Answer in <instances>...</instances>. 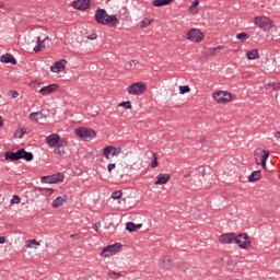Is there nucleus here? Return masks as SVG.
Instances as JSON below:
<instances>
[{
	"instance_id": "cd10ccee",
	"label": "nucleus",
	"mask_w": 280,
	"mask_h": 280,
	"mask_svg": "<svg viewBox=\"0 0 280 280\" xmlns=\"http://www.w3.org/2000/svg\"><path fill=\"white\" fill-rule=\"evenodd\" d=\"M222 49H224V46H217L214 48H209L208 54L209 56H215V54H218V51H222Z\"/></svg>"
},
{
	"instance_id": "39448f33",
	"label": "nucleus",
	"mask_w": 280,
	"mask_h": 280,
	"mask_svg": "<svg viewBox=\"0 0 280 280\" xmlns=\"http://www.w3.org/2000/svg\"><path fill=\"white\" fill-rule=\"evenodd\" d=\"M234 242L243 250H246L250 246V237L246 233H240L237 236H234Z\"/></svg>"
},
{
	"instance_id": "37998d69",
	"label": "nucleus",
	"mask_w": 280,
	"mask_h": 280,
	"mask_svg": "<svg viewBox=\"0 0 280 280\" xmlns=\"http://www.w3.org/2000/svg\"><path fill=\"white\" fill-rule=\"evenodd\" d=\"M271 89L273 91H280V82H272L271 83Z\"/></svg>"
},
{
	"instance_id": "79ce46f5",
	"label": "nucleus",
	"mask_w": 280,
	"mask_h": 280,
	"mask_svg": "<svg viewBox=\"0 0 280 280\" xmlns=\"http://www.w3.org/2000/svg\"><path fill=\"white\" fill-rule=\"evenodd\" d=\"M198 5H200V1L195 0L192 2V4L190 5V12H194V10H196V8H198Z\"/></svg>"
},
{
	"instance_id": "ea45409f",
	"label": "nucleus",
	"mask_w": 280,
	"mask_h": 280,
	"mask_svg": "<svg viewBox=\"0 0 280 280\" xmlns=\"http://www.w3.org/2000/svg\"><path fill=\"white\" fill-rule=\"evenodd\" d=\"M21 203V197L19 195H14L11 199V205H20Z\"/></svg>"
},
{
	"instance_id": "13d9d810",
	"label": "nucleus",
	"mask_w": 280,
	"mask_h": 280,
	"mask_svg": "<svg viewBox=\"0 0 280 280\" xmlns=\"http://www.w3.org/2000/svg\"><path fill=\"white\" fill-rule=\"evenodd\" d=\"M3 126V117L0 116V128Z\"/></svg>"
},
{
	"instance_id": "4c0bfd02",
	"label": "nucleus",
	"mask_w": 280,
	"mask_h": 280,
	"mask_svg": "<svg viewBox=\"0 0 280 280\" xmlns=\"http://www.w3.org/2000/svg\"><path fill=\"white\" fill-rule=\"evenodd\" d=\"M27 133V130L25 128H21L19 133H15V137L18 139H23V137Z\"/></svg>"
},
{
	"instance_id": "dca6fc26",
	"label": "nucleus",
	"mask_w": 280,
	"mask_h": 280,
	"mask_svg": "<svg viewBox=\"0 0 280 280\" xmlns=\"http://www.w3.org/2000/svg\"><path fill=\"white\" fill-rule=\"evenodd\" d=\"M170 178H172V176L168 173H160L154 185H167V183H170Z\"/></svg>"
},
{
	"instance_id": "c03bdc74",
	"label": "nucleus",
	"mask_w": 280,
	"mask_h": 280,
	"mask_svg": "<svg viewBox=\"0 0 280 280\" xmlns=\"http://www.w3.org/2000/svg\"><path fill=\"white\" fill-rule=\"evenodd\" d=\"M127 65H128L129 68L137 67V65H139V61L131 60V61L127 62Z\"/></svg>"
},
{
	"instance_id": "ddd939ff",
	"label": "nucleus",
	"mask_w": 280,
	"mask_h": 280,
	"mask_svg": "<svg viewBox=\"0 0 280 280\" xmlns=\"http://www.w3.org/2000/svg\"><path fill=\"white\" fill-rule=\"evenodd\" d=\"M221 244H233L235 242V233H225L219 237Z\"/></svg>"
},
{
	"instance_id": "49530a36",
	"label": "nucleus",
	"mask_w": 280,
	"mask_h": 280,
	"mask_svg": "<svg viewBox=\"0 0 280 280\" xmlns=\"http://www.w3.org/2000/svg\"><path fill=\"white\" fill-rule=\"evenodd\" d=\"M100 226H102V223H100V222H96L93 224V229H94V231H96V233H100Z\"/></svg>"
},
{
	"instance_id": "de8ad7c7",
	"label": "nucleus",
	"mask_w": 280,
	"mask_h": 280,
	"mask_svg": "<svg viewBox=\"0 0 280 280\" xmlns=\"http://www.w3.org/2000/svg\"><path fill=\"white\" fill-rule=\"evenodd\" d=\"M115 167H116V164L109 163L107 165V172H109V174H110V172H113V170H115Z\"/></svg>"
},
{
	"instance_id": "e433bc0d",
	"label": "nucleus",
	"mask_w": 280,
	"mask_h": 280,
	"mask_svg": "<svg viewBox=\"0 0 280 280\" xmlns=\"http://www.w3.org/2000/svg\"><path fill=\"white\" fill-rule=\"evenodd\" d=\"M28 119H30L31 121H35L36 124H38V116H37L36 112L31 113V114L28 115Z\"/></svg>"
},
{
	"instance_id": "5fc2aeb1",
	"label": "nucleus",
	"mask_w": 280,
	"mask_h": 280,
	"mask_svg": "<svg viewBox=\"0 0 280 280\" xmlns=\"http://www.w3.org/2000/svg\"><path fill=\"white\" fill-rule=\"evenodd\" d=\"M275 137H276L277 141L280 142V131L276 132V133H275Z\"/></svg>"
},
{
	"instance_id": "f03ea898",
	"label": "nucleus",
	"mask_w": 280,
	"mask_h": 280,
	"mask_svg": "<svg viewBox=\"0 0 280 280\" xmlns=\"http://www.w3.org/2000/svg\"><path fill=\"white\" fill-rule=\"evenodd\" d=\"M254 23L264 32H270V30L275 27V22H272L268 16H256L254 19Z\"/></svg>"
},
{
	"instance_id": "c756f323",
	"label": "nucleus",
	"mask_w": 280,
	"mask_h": 280,
	"mask_svg": "<svg viewBox=\"0 0 280 280\" xmlns=\"http://www.w3.org/2000/svg\"><path fill=\"white\" fill-rule=\"evenodd\" d=\"M34 246H40V243L36 242V238L26 242V248H34Z\"/></svg>"
},
{
	"instance_id": "393cba45",
	"label": "nucleus",
	"mask_w": 280,
	"mask_h": 280,
	"mask_svg": "<svg viewBox=\"0 0 280 280\" xmlns=\"http://www.w3.org/2000/svg\"><path fill=\"white\" fill-rule=\"evenodd\" d=\"M268 159H270V151L264 150L260 160V165L264 167V170H266V161H268Z\"/></svg>"
},
{
	"instance_id": "9b49d317",
	"label": "nucleus",
	"mask_w": 280,
	"mask_h": 280,
	"mask_svg": "<svg viewBox=\"0 0 280 280\" xmlns=\"http://www.w3.org/2000/svg\"><path fill=\"white\" fill-rule=\"evenodd\" d=\"M47 145H50V148H56L60 143V135L58 133H51L47 136L46 138Z\"/></svg>"
},
{
	"instance_id": "8fccbe9b",
	"label": "nucleus",
	"mask_w": 280,
	"mask_h": 280,
	"mask_svg": "<svg viewBox=\"0 0 280 280\" xmlns=\"http://www.w3.org/2000/svg\"><path fill=\"white\" fill-rule=\"evenodd\" d=\"M264 89L268 91L269 89H272V83H267L264 85Z\"/></svg>"
},
{
	"instance_id": "0eeeda50",
	"label": "nucleus",
	"mask_w": 280,
	"mask_h": 280,
	"mask_svg": "<svg viewBox=\"0 0 280 280\" xmlns=\"http://www.w3.org/2000/svg\"><path fill=\"white\" fill-rule=\"evenodd\" d=\"M213 100H215L218 104H229V102L233 100V95L226 91H218L214 92Z\"/></svg>"
},
{
	"instance_id": "4d7b16f0",
	"label": "nucleus",
	"mask_w": 280,
	"mask_h": 280,
	"mask_svg": "<svg viewBox=\"0 0 280 280\" xmlns=\"http://www.w3.org/2000/svg\"><path fill=\"white\" fill-rule=\"evenodd\" d=\"M0 244H5V236H0Z\"/></svg>"
},
{
	"instance_id": "a878e982",
	"label": "nucleus",
	"mask_w": 280,
	"mask_h": 280,
	"mask_svg": "<svg viewBox=\"0 0 280 280\" xmlns=\"http://www.w3.org/2000/svg\"><path fill=\"white\" fill-rule=\"evenodd\" d=\"M173 264H172V259H170V257L165 256L163 258V268L165 270H170V268H172Z\"/></svg>"
},
{
	"instance_id": "a18cd8bd",
	"label": "nucleus",
	"mask_w": 280,
	"mask_h": 280,
	"mask_svg": "<svg viewBox=\"0 0 280 280\" xmlns=\"http://www.w3.org/2000/svg\"><path fill=\"white\" fill-rule=\"evenodd\" d=\"M9 95H11L12 100H16V97H19V93L16 91H10Z\"/></svg>"
},
{
	"instance_id": "4468645a",
	"label": "nucleus",
	"mask_w": 280,
	"mask_h": 280,
	"mask_svg": "<svg viewBox=\"0 0 280 280\" xmlns=\"http://www.w3.org/2000/svg\"><path fill=\"white\" fill-rule=\"evenodd\" d=\"M67 65V59H61L59 61H56L51 67H50V71H52V73H60L61 69H65V66Z\"/></svg>"
},
{
	"instance_id": "b1692460",
	"label": "nucleus",
	"mask_w": 280,
	"mask_h": 280,
	"mask_svg": "<svg viewBox=\"0 0 280 280\" xmlns=\"http://www.w3.org/2000/svg\"><path fill=\"white\" fill-rule=\"evenodd\" d=\"M55 152L56 154H59V156H65V154H67V152L65 151V141H61L57 144Z\"/></svg>"
},
{
	"instance_id": "5701e85b",
	"label": "nucleus",
	"mask_w": 280,
	"mask_h": 280,
	"mask_svg": "<svg viewBox=\"0 0 280 280\" xmlns=\"http://www.w3.org/2000/svg\"><path fill=\"white\" fill-rule=\"evenodd\" d=\"M174 0H153L154 8H163L165 5H170Z\"/></svg>"
},
{
	"instance_id": "aec40b11",
	"label": "nucleus",
	"mask_w": 280,
	"mask_h": 280,
	"mask_svg": "<svg viewBox=\"0 0 280 280\" xmlns=\"http://www.w3.org/2000/svg\"><path fill=\"white\" fill-rule=\"evenodd\" d=\"M257 180H261V171H254V172L248 176V182H249V183H257Z\"/></svg>"
},
{
	"instance_id": "72a5a7b5",
	"label": "nucleus",
	"mask_w": 280,
	"mask_h": 280,
	"mask_svg": "<svg viewBox=\"0 0 280 280\" xmlns=\"http://www.w3.org/2000/svg\"><path fill=\"white\" fill-rule=\"evenodd\" d=\"M152 170L159 167V158L156 156V153H153V162L151 163Z\"/></svg>"
},
{
	"instance_id": "f257e3e1",
	"label": "nucleus",
	"mask_w": 280,
	"mask_h": 280,
	"mask_svg": "<svg viewBox=\"0 0 280 280\" xmlns=\"http://www.w3.org/2000/svg\"><path fill=\"white\" fill-rule=\"evenodd\" d=\"M94 19L98 25H108L109 27H117V25H119V19H117V15H109L106 12V9H97L95 11Z\"/></svg>"
},
{
	"instance_id": "2f4dec72",
	"label": "nucleus",
	"mask_w": 280,
	"mask_h": 280,
	"mask_svg": "<svg viewBox=\"0 0 280 280\" xmlns=\"http://www.w3.org/2000/svg\"><path fill=\"white\" fill-rule=\"evenodd\" d=\"M121 196H124V194L121 192V190H116L112 194V198L113 200H121Z\"/></svg>"
},
{
	"instance_id": "603ef678",
	"label": "nucleus",
	"mask_w": 280,
	"mask_h": 280,
	"mask_svg": "<svg viewBox=\"0 0 280 280\" xmlns=\"http://www.w3.org/2000/svg\"><path fill=\"white\" fill-rule=\"evenodd\" d=\"M141 226H143V224H141V223L135 224V231H139V229H141Z\"/></svg>"
},
{
	"instance_id": "412c9836",
	"label": "nucleus",
	"mask_w": 280,
	"mask_h": 280,
	"mask_svg": "<svg viewBox=\"0 0 280 280\" xmlns=\"http://www.w3.org/2000/svg\"><path fill=\"white\" fill-rule=\"evenodd\" d=\"M246 56L248 60H259V49L247 50Z\"/></svg>"
},
{
	"instance_id": "6ab92c4d",
	"label": "nucleus",
	"mask_w": 280,
	"mask_h": 280,
	"mask_svg": "<svg viewBox=\"0 0 280 280\" xmlns=\"http://www.w3.org/2000/svg\"><path fill=\"white\" fill-rule=\"evenodd\" d=\"M21 152V159H24V161H34V153L25 151V149H20Z\"/></svg>"
},
{
	"instance_id": "9d476101",
	"label": "nucleus",
	"mask_w": 280,
	"mask_h": 280,
	"mask_svg": "<svg viewBox=\"0 0 280 280\" xmlns=\"http://www.w3.org/2000/svg\"><path fill=\"white\" fill-rule=\"evenodd\" d=\"M74 10H89L91 8V0H75L72 2Z\"/></svg>"
},
{
	"instance_id": "6e6552de",
	"label": "nucleus",
	"mask_w": 280,
	"mask_h": 280,
	"mask_svg": "<svg viewBox=\"0 0 280 280\" xmlns=\"http://www.w3.org/2000/svg\"><path fill=\"white\" fill-rule=\"evenodd\" d=\"M148 86L143 82L132 83L128 86L129 95H139L141 93H145Z\"/></svg>"
},
{
	"instance_id": "423d86ee",
	"label": "nucleus",
	"mask_w": 280,
	"mask_h": 280,
	"mask_svg": "<svg viewBox=\"0 0 280 280\" xmlns=\"http://www.w3.org/2000/svg\"><path fill=\"white\" fill-rule=\"evenodd\" d=\"M205 39V33L198 28H190L187 33V40L190 43H201Z\"/></svg>"
},
{
	"instance_id": "20e7f679",
	"label": "nucleus",
	"mask_w": 280,
	"mask_h": 280,
	"mask_svg": "<svg viewBox=\"0 0 280 280\" xmlns=\"http://www.w3.org/2000/svg\"><path fill=\"white\" fill-rule=\"evenodd\" d=\"M121 243H115L113 245L105 246L101 252V257H113V255H117L121 250Z\"/></svg>"
},
{
	"instance_id": "bf43d9fd",
	"label": "nucleus",
	"mask_w": 280,
	"mask_h": 280,
	"mask_svg": "<svg viewBox=\"0 0 280 280\" xmlns=\"http://www.w3.org/2000/svg\"><path fill=\"white\" fill-rule=\"evenodd\" d=\"M77 236H78V234H72V235H71V237H77Z\"/></svg>"
},
{
	"instance_id": "c85d7f7f",
	"label": "nucleus",
	"mask_w": 280,
	"mask_h": 280,
	"mask_svg": "<svg viewBox=\"0 0 280 280\" xmlns=\"http://www.w3.org/2000/svg\"><path fill=\"white\" fill-rule=\"evenodd\" d=\"M237 40H242V43L248 40V38H250V35H248V33H238L236 35Z\"/></svg>"
},
{
	"instance_id": "09e8293b",
	"label": "nucleus",
	"mask_w": 280,
	"mask_h": 280,
	"mask_svg": "<svg viewBox=\"0 0 280 280\" xmlns=\"http://www.w3.org/2000/svg\"><path fill=\"white\" fill-rule=\"evenodd\" d=\"M95 38H97V34L96 33H92L88 36L89 40H95Z\"/></svg>"
},
{
	"instance_id": "f3484780",
	"label": "nucleus",
	"mask_w": 280,
	"mask_h": 280,
	"mask_svg": "<svg viewBox=\"0 0 280 280\" xmlns=\"http://www.w3.org/2000/svg\"><path fill=\"white\" fill-rule=\"evenodd\" d=\"M0 62L4 65H16V58L12 54L7 52L0 57Z\"/></svg>"
},
{
	"instance_id": "3c124183",
	"label": "nucleus",
	"mask_w": 280,
	"mask_h": 280,
	"mask_svg": "<svg viewBox=\"0 0 280 280\" xmlns=\"http://www.w3.org/2000/svg\"><path fill=\"white\" fill-rule=\"evenodd\" d=\"M109 275H114V277H121V272L110 271Z\"/></svg>"
},
{
	"instance_id": "2eb2a0df",
	"label": "nucleus",
	"mask_w": 280,
	"mask_h": 280,
	"mask_svg": "<svg viewBox=\"0 0 280 280\" xmlns=\"http://www.w3.org/2000/svg\"><path fill=\"white\" fill-rule=\"evenodd\" d=\"M55 91H58V84L52 83V84L43 86V88L39 90V93H40L42 95H50V93H54Z\"/></svg>"
},
{
	"instance_id": "7c9ffc66",
	"label": "nucleus",
	"mask_w": 280,
	"mask_h": 280,
	"mask_svg": "<svg viewBox=\"0 0 280 280\" xmlns=\"http://www.w3.org/2000/svg\"><path fill=\"white\" fill-rule=\"evenodd\" d=\"M52 176L55 178V183H62L65 180V174L63 173H57Z\"/></svg>"
},
{
	"instance_id": "58836bf2",
	"label": "nucleus",
	"mask_w": 280,
	"mask_h": 280,
	"mask_svg": "<svg viewBox=\"0 0 280 280\" xmlns=\"http://www.w3.org/2000/svg\"><path fill=\"white\" fill-rule=\"evenodd\" d=\"M119 106H124L127 109H132V103H130V101H125L122 103L119 104Z\"/></svg>"
},
{
	"instance_id": "7ed1b4c3",
	"label": "nucleus",
	"mask_w": 280,
	"mask_h": 280,
	"mask_svg": "<svg viewBox=\"0 0 280 280\" xmlns=\"http://www.w3.org/2000/svg\"><path fill=\"white\" fill-rule=\"evenodd\" d=\"M74 135L80 137V139H84V141H91L97 137V132L91 128L80 127L74 130Z\"/></svg>"
},
{
	"instance_id": "a211bd4d",
	"label": "nucleus",
	"mask_w": 280,
	"mask_h": 280,
	"mask_svg": "<svg viewBox=\"0 0 280 280\" xmlns=\"http://www.w3.org/2000/svg\"><path fill=\"white\" fill-rule=\"evenodd\" d=\"M65 202H67V195H63L62 197L59 196L52 201V207L54 209H58V207H62Z\"/></svg>"
},
{
	"instance_id": "c9c22d12",
	"label": "nucleus",
	"mask_w": 280,
	"mask_h": 280,
	"mask_svg": "<svg viewBox=\"0 0 280 280\" xmlns=\"http://www.w3.org/2000/svg\"><path fill=\"white\" fill-rule=\"evenodd\" d=\"M150 25H152V20H143L141 22V28L145 30V27H150Z\"/></svg>"
},
{
	"instance_id": "4be33fe9",
	"label": "nucleus",
	"mask_w": 280,
	"mask_h": 280,
	"mask_svg": "<svg viewBox=\"0 0 280 280\" xmlns=\"http://www.w3.org/2000/svg\"><path fill=\"white\" fill-rule=\"evenodd\" d=\"M47 38H49V36H46L43 40L40 39V37H37V45L33 48V51H35V54H38V51H40V49L45 47L43 43H45Z\"/></svg>"
},
{
	"instance_id": "a19ab883",
	"label": "nucleus",
	"mask_w": 280,
	"mask_h": 280,
	"mask_svg": "<svg viewBox=\"0 0 280 280\" xmlns=\"http://www.w3.org/2000/svg\"><path fill=\"white\" fill-rule=\"evenodd\" d=\"M37 115V120L40 121V119H47V115L45 113H43V110L40 112H35Z\"/></svg>"
},
{
	"instance_id": "bb28decb",
	"label": "nucleus",
	"mask_w": 280,
	"mask_h": 280,
	"mask_svg": "<svg viewBox=\"0 0 280 280\" xmlns=\"http://www.w3.org/2000/svg\"><path fill=\"white\" fill-rule=\"evenodd\" d=\"M42 183H48L49 185H51V184H56V179L54 175L43 176Z\"/></svg>"
},
{
	"instance_id": "1a4fd4ad",
	"label": "nucleus",
	"mask_w": 280,
	"mask_h": 280,
	"mask_svg": "<svg viewBox=\"0 0 280 280\" xmlns=\"http://www.w3.org/2000/svg\"><path fill=\"white\" fill-rule=\"evenodd\" d=\"M103 154L107 160L110 159V154L112 156H119L121 154V148L107 145L103 149Z\"/></svg>"
},
{
	"instance_id": "473e14b6",
	"label": "nucleus",
	"mask_w": 280,
	"mask_h": 280,
	"mask_svg": "<svg viewBox=\"0 0 280 280\" xmlns=\"http://www.w3.org/2000/svg\"><path fill=\"white\" fill-rule=\"evenodd\" d=\"M189 91H191V88H189V85H182V86H179L180 95H185V93H189Z\"/></svg>"
},
{
	"instance_id": "f8f14e48",
	"label": "nucleus",
	"mask_w": 280,
	"mask_h": 280,
	"mask_svg": "<svg viewBox=\"0 0 280 280\" xmlns=\"http://www.w3.org/2000/svg\"><path fill=\"white\" fill-rule=\"evenodd\" d=\"M21 149L18 150L16 152L14 151H8L4 154L5 161H21Z\"/></svg>"
},
{
	"instance_id": "864d4df0",
	"label": "nucleus",
	"mask_w": 280,
	"mask_h": 280,
	"mask_svg": "<svg viewBox=\"0 0 280 280\" xmlns=\"http://www.w3.org/2000/svg\"><path fill=\"white\" fill-rule=\"evenodd\" d=\"M31 86L36 88V86H40V84H38V83H37V82H35V81H32V82H31Z\"/></svg>"
},
{
	"instance_id": "6e6d98bb",
	"label": "nucleus",
	"mask_w": 280,
	"mask_h": 280,
	"mask_svg": "<svg viewBox=\"0 0 280 280\" xmlns=\"http://www.w3.org/2000/svg\"><path fill=\"white\" fill-rule=\"evenodd\" d=\"M191 174H192L191 171H188V172L184 175V177H185V178H189V177L191 176Z\"/></svg>"
},
{
	"instance_id": "f704fd0d",
	"label": "nucleus",
	"mask_w": 280,
	"mask_h": 280,
	"mask_svg": "<svg viewBox=\"0 0 280 280\" xmlns=\"http://www.w3.org/2000/svg\"><path fill=\"white\" fill-rule=\"evenodd\" d=\"M126 231H129V233H135V223L133 222H127L126 223Z\"/></svg>"
}]
</instances>
